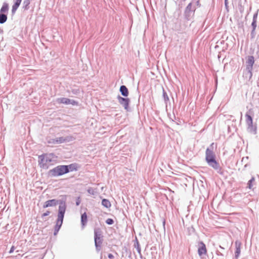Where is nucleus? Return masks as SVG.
I'll return each mask as SVG.
<instances>
[{
	"label": "nucleus",
	"instance_id": "obj_2",
	"mask_svg": "<svg viewBox=\"0 0 259 259\" xmlns=\"http://www.w3.org/2000/svg\"><path fill=\"white\" fill-rule=\"evenodd\" d=\"M245 117L246 123L247 125V130L248 132L253 134H255L256 133V127L253 125V120L251 116L248 114H246Z\"/></svg>",
	"mask_w": 259,
	"mask_h": 259
},
{
	"label": "nucleus",
	"instance_id": "obj_27",
	"mask_svg": "<svg viewBox=\"0 0 259 259\" xmlns=\"http://www.w3.org/2000/svg\"><path fill=\"white\" fill-rule=\"evenodd\" d=\"M239 7H240L239 9H240V12H241V13H243V11H244V8H243V7H242V6L241 5H239Z\"/></svg>",
	"mask_w": 259,
	"mask_h": 259
},
{
	"label": "nucleus",
	"instance_id": "obj_7",
	"mask_svg": "<svg viewBox=\"0 0 259 259\" xmlns=\"http://www.w3.org/2000/svg\"><path fill=\"white\" fill-rule=\"evenodd\" d=\"M118 99L120 104L124 106L125 109L127 110L130 101L129 99L121 97H118Z\"/></svg>",
	"mask_w": 259,
	"mask_h": 259
},
{
	"label": "nucleus",
	"instance_id": "obj_17",
	"mask_svg": "<svg viewBox=\"0 0 259 259\" xmlns=\"http://www.w3.org/2000/svg\"><path fill=\"white\" fill-rule=\"evenodd\" d=\"M65 166L67 167V169L68 170V172L76 170L77 169L76 166L73 164H71L69 165H65Z\"/></svg>",
	"mask_w": 259,
	"mask_h": 259
},
{
	"label": "nucleus",
	"instance_id": "obj_22",
	"mask_svg": "<svg viewBox=\"0 0 259 259\" xmlns=\"http://www.w3.org/2000/svg\"><path fill=\"white\" fill-rule=\"evenodd\" d=\"M210 165L215 169L219 167V163H209Z\"/></svg>",
	"mask_w": 259,
	"mask_h": 259
},
{
	"label": "nucleus",
	"instance_id": "obj_14",
	"mask_svg": "<svg viewBox=\"0 0 259 259\" xmlns=\"http://www.w3.org/2000/svg\"><path fill=\"white\" fill-rule=\"evenodd\" d=\"M120 91L121 94L124 96H127L128 95V91L127 88L124 85H121L120 88Z\"/></svg>",
	"mask_w": 259,
	"mask_h": 259
},
{
	"label": "nucleus",
	"instance_id": "obj_13",
	"mask_svg": "<svg viewBox=\"0 0 259 259\" xmlns=\"http://www.w3.org/2000/svg\"><path fill=\"white\" fill-rule=\"evenodd\" d=\"M9 11V5L7 3H4L1 9L0 12L2 14H7Z\"/></svg>",
	"mask_w": 259,
	"mask_h": 259
},
{
	"label": "nucleus",
	"instance_id": "obj_15",
	"mask_svg": "<svg viewBox=\"0 0 259 259\" xmlns=\"http://www.w3.org/2000/svg\"><path fill=\"white\" fill-rule=\"evenodd\" d=\"M87 221H88L87 215V213L85 212H84L81 215V222L82 226L83 227H84L86 225Z\"/></svg>",
	"mask_w": 259,
	"mask_h": 259
},
{
	"label": "nucleus",
	"instance_id": "obj_25",
	"mask_svg": "<svg viewBox=\"0 0 259 259\" xmlns=\"http://www.w3.org/2000/svg\"><path fill=\"white\" fill-rule=\"evenodd\" d=\"M14 250H15V247H14V246H12L11 247V249H10V251H9V253H13V252H14Z\"/></svg>",
	"mask_w": 259,
	"mask_h": 259
},
{
	"label": "nucleus",
	"instance_id": "obj_10",
	"mask_svg": "<svg viewBox=\"0 0 259 259\" xmlns=\"http://www.w3.org/2000/svg\"><path fill=\"white\" fill-rule=\"evenodd\" d=\"M58 203V201L56 199L49 200L45 202L43 207L47 208L48 207L56 206Z\"/></svg>",
	"mask_w": 259,
	"mask_h": 259
},
{
	"label": "nucleus",
	"instance_id": "obj_28",
	"mask_svg": "<svg viewBox=\"0 0 259 259\" xmlns=\"http://www.w3.org/2000/svg\"><path fill=\"white\" fill-rule=\"evenodd\" d=\"M108 257H109V258H113V257H114L113 255L112 254H111V253H109V254H108Z\"/></svg>",
	"mask_w": 259,
	"mask_h": 259
},
{
	"label": "nucleus",
	"instance_id": "obj_18",
	"mask_svg": "<svg viewBox=\"0 0 259 259\" xmlns=\"http://www.w3.org/2000/svg\"><path fill=\"white\" fill-rule=\"evenodd\" d=\"M102 204L106 208H109L111 206V203L110 201L106 199H104L102 200Z\"/></svg>",
	"mask_w": 259,
	"mask_h": 259
},
{
	"label": "nucleus",
	"instance_id": "obj_31",
	"mask_svg": "<svg viewBox=\"0 0 259 259\" xmlns=\"http://www.w3.org/2000/svg\"><path fill=\"white\" fill-rule=\"evenodd\" d=\"M79 203H80L79 201H77L76 202V205H78L79 204Z\"/></svg>",
	"mask_w": 259,
	"mask_h": 259
},
{
	"label": "nucleus",
	"instance_id": "obj_5",
	"mask_svg": "<svg viewBox=\"0 0 259 259\" xmlns=\"http://www.w3.org/2000/svg\"><path fill=\"white\" fill-rule=\"evenodd\" d=\"M206 160L207 162H216L213 152L209 149L206 151Z\"/></svg>",
	"mask_w": 259,
	"mask_h": 259
},
{
	"label": "nucleus",
	"instance_id": "obj_12",
	"mask_svg": "<svg viewBox=\"0 0 259 259\" xmlns=\"http://www.w3.org/2000/svg\"><path fill=\"white\" fill-rule=\"evenodd\" d=\"M241 246V243L240 241H236L235 242V247H236L235 255L236 257H238L240 253Z\"/></svg>",
	"mask_w": 259,
	"mask_h": 259
},
{
	"label": "nucleus",
	"instance_id": "obj_9",
	"mask_svg": "<svg viewBox=\"0 0 259 259\" xmlns=\"http://www.w3.org/2000/svg\"><path fill=\"white\" fill-rule=\"evenodd\" d=\"M247 68L250 71L254 63V57L252 56H248L247 60Z\"/></svg>",
	"mask_w": 259,
	"mask_h": 259
},
{
	"label": "nucleus",
	"instance_id": "obj_26",
	"mask_svg": "<svg viewBox=\"0 0 259 259\" xmlns=\"http://www.w3.org/2000/svg\"><path fill=\"white\" fill-rule=\"evenodd\" d=\"M50 212L49 211H47L46 212H45L44 213L42 214V217H44L45 216H47L48 215H49L50 214Z\"/></svg>",
	"mask_w": 259,
	"mask_h": 259
},
{
	"label": "nucleus",
	"instance_id": "obj_29",
	"mask_svg": "<svg viewBox=\"0 0 259 259\" xmlns=\"http://www.w3.org/2000/svg\"><path fill=\"white\" fill-rule=\"evenodd\" d=\"M101 238L100 239H98V244H101Z\"/></svg>",
	"mask_w": 259,
	"mask_h": 259
},
{
	"label": "nucleus",
	"instance_id": "obj_30",
	"mask_svg": "<svg viewBox=\"0 0 259 259\" xmlns=\"http://www.w3.org/2000/svg\"><path fill=\"white\" fill-rule=\"evenodd\" d=\"M47 156V155H44L43 156H42V157H43V159H41V160H42L44 158H45V157Z\"/></svg>",
	"mask_w": 259,
	"mask_h": 259
},
{
	"label": "nucleus",
	"instance_id": "obj_11",
	"mask_svg": "<svg viewBox=\"0 0 259 259\" xmlns=\"http://www.w3.org/2000/svg\"><path fill=\"white\" fill-rule=\"evenodd\" d=\"M22 0H13L14 4L12 6V12L15 13L21 3Z\"/></svg>",
	"mask_w": 259,
	"mask_h": 259
},
{
	"label": "nucleus",
	"instance_id": "obj_1",
	"mask_svg": "<svg viewBox=\"0 0 259 259\" xmlns=\"http://www.w3.org/2000/svg\"><path fill=\"white\" fill-rule=\"evenodd\" d=\"M67 172H68V170L65 165L58 166L49 171L50 175L54 177L62 176Z\"/></svg>",
	"mask_w": 259,
	"mask_h": 259
},
{
	"label": "nucleus",
	"instance_id": "obj_24",
	"mask_svg": "<svg viewBox=\"0 0 259 259\" xmlns=\"http://www.w3.org/2000/svg\"><path fill=\"white\" fill-rule=\"evenodd\" d=\"M252 26H253L252 32H254L255 29V28H256V21L255 20H253V21L252 22Z\"/></svg>",
	"mask_w": 259,
	"mask_h": 259
},
{
	"label": "nucleus",
	"instance_id": "obj_19",
	"mask_svg": "<svg viewBox=\"0 0 259 259\" xmlns=\"http://www.w3.org/2000/svg\"><path fill=\"white\" fill-rule=\"evenodd\" d=\"M7 20V16L6 14H0V23L3 24L5 23Z\"/></svg>",
	"mask_w": 259,
	"mask_h": 259
},
{
	"label": "nucleus",
	"instance_id": "obj_6",
	"mask_svg": "<svg viewBox=\"0 0 259 259\" xmlns=\"http://www.w3.org/2000/svg\"><path fill=\"white\" fill-rule=\"evenodd\" d=\"M198 253L199 256L205 255L207 253L206 246L203 242H200L198 244Z\"/></svg>",
	"mask_w": 259,
	"mask_h": 259
},
{
	"label": "nucleus",
	"instance_id": "obj_16",
	"mask_svg": "<svg viewBox=\"0 0 259 259\" xmlns=\"http://www.w3.org/2000/svg\"><path fill=\"white\" fill-rule=\"evenodd\" d=\"M30 3V0H24L23 3V9L24 10H27L29 8Z\"/></svg>",
	"mask_w": 259,
	"mask_h": 259
},
{
	"label": "nucleus",
	"instance_id": "obj_21",
	"mask_svg": "<svg viewBox=\"0 0 259 259\" xmlns=\"http://www.w3.org/2000/svg\"><path fill=\"white\" fill-rule=\"evenodd\" d=\"M255 181V179L254 177H252L248 182L247 183L248 185V188L249 189H252L253 187V184Z\"/></svg>",
	"mask_w": 259,
	"mask_h": 259
},
{
	"label": "nucleus",
	"instance_id": "obj_20",
	"mask_svg": "<svg viewBox=\"0 0 259 259\" xmlns=\"http://www.w3.org/2000/svg\"><path fill=\"white\" fill-rule=\"evenodd\" d=\"M63 223V221L57 220L56 221V224L55 227V230L58 232L59 230L60 229V227H61Z\"/></svg>",
	"mask_w": 259,
	"mask_h": 259
},
{
	"label": "nucleus",
	"instance_id": "obj_4",
	"mask_svg": "<svg viewBox=\"0 0 259 259\" xmlns=\"http://www.w3.org/2000/svg\"><path fill=\"white\" fill-rule=\"evenodd\" d=\"M66 211V206L65 204L60 205L59 207V211L58 214L57 220L63 221L64 214Z\"/></svg>",
	"mask_w": 259,
	"mask_h": 259
},
{
	"label": "nucleus",
	"instance_id": "obj_23",
	"mask_svg": "<svg viewBox=\"0 0 259 259\" xmlns=\"http://www.w3.org/2000/svg\"><path fill=\"white\" fill-rule=\"evenodd\" d=\"M106 223L108 225H112L113 224L114 221L112 219H108L106 220Z\"/></svg>",
	"mask_w": 259,
	"mask_h": 259
},
{
	"label": "nucleus",
	"instance_id": "obj_3",
	"mask_svg": "<svg viewBox=\"0 0 259 259\" xmlns=\"http://www.w3.org/2000/svg\"><path fill=\"white\" fill-rule=\"evenodd\" d=\"M57 101H58V103H59V104H66V105L71 104L72 105H78L77 102H76L74 100H70V99H69L68 98H59V99H58Z\"/></svg>",
	"mask_w": 259,
	"mask_h": 259
},
{
	"label": "nucleus",
	"instance_id": "obj_8",
	"mask_svg": "<svg viewBox=\"0 0 259 259\" xmlns=\"http://www.w3.org/2000/svg\"><path fill=\"white\" fill-rule=\"evenodd\" d=\"M95 242V245L98 247V239H100L101 236V231L100 228L96 229L94 230Z\"/></svg>",
	"mask_w": 259,
	"mask_h": 259
}]
</instances>
